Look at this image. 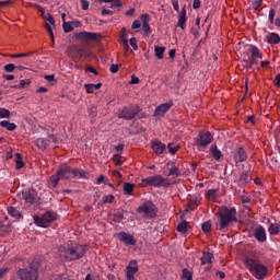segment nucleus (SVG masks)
Segmentation results:
<instances>
[{"label": "nucleus", "mask_w": 280, "mask_h": 280, "mask_svg": "<svg viewBox=\"0 0 280 280\" xmlns=\"http://www.w3.org/2000/svg\"><path fill=\"white\" fill-rule=\"evenodd\" d=\"M0 119H10V109L0 108Z\"/></svg>", "instance_id": "47"}, {"label": "nucleus", "mask_w": 280, "mask_h": 280, "mask_svg": "<svg viewBox=\"0 0 280 280\" xmlns=\"http://www.w3.org/2000/svg\"><path fill=\"white\" fill-rule=\"evenodd\" d=\"M86 93H95V91H100L102 89V83H88L84 85Z\"/></svg>", "instance_id": "29"}, {"label": "nucleus", "mask_w": 280, "mask_h": 280, "mask_svg": "<svg viewBox=\"0 0 280 280\" xmlns=\"http://www.w3.org/2000/svg\"><path fill=\"white\" fill-rule=\"evenodd\" d=\"M16 275L20 280H38V267L33 262L30 267L20 268Z\"/></svg>", "instance_id": "5"}, {"label": "nucleus", "mask_w": 280, "mask_h": 280, "mask_svg": "<svg viewBox=\"0 0 280 280\" xmlns=\"http://www.w3.org/2000/svg\"><path fill=\"white\" fill-rule=\"evenodd\" d=\"M253 180V178L250 177V172H243L240 175V183L241 185H248V183H250Z\"/></svg>", "instance_id": "27"}, {"label": "nucleus", "mask_w": 280, "mask_h": 280, "mask_svg": "<svg viewBox=\"0 0 280 280\" xmlns=\"http://www.w3.org/2000/svg\"><path fill=\"white\" fill-rule=\"evenodd\" d=\"M82 3V10H89V5H91V3L89 2V0H81Z\"/></svg>", "instance_id": "63"}, {"label": "nucleus", "mask_w": 280, "mask_h": 280, "mask_svg": "<svg viewBox=\"0 0 280 280\" xmlns=\"http://www.w3.org/2000/svg\"><path fill=\"white\" fill-rule=\"evenodd\" d=\"M135 187H136L135 184L125 182V183H124V187H122L124 194H125L126 196H132V191H135Z\"/></svg>", "instance_id": "30"}, {"label": "nucleus", "mask_w": 280, "mask_h": 280, "mask_svg": "<svg viewBox=\"0 0 280 280\" xmlns=\"http://www.w3.org/2000/svg\"><path fill=\"white\" fill-rule=\"evenodd\" d=\"M33 220L36 226L47 229L51 222H56V220H58V214L56 212L46 211L42 217L34 215Z\"/></svg>", "instance_id": "4"}, {"label": "nucleus", "mask_w": 280, "mask_h": 280, "mask_svg": "<svg viewBox=\"0 0 280 280\" xmlns=\"http://www.w3.org/2000/svg\"><path fill=\"white\" fill-rule=\"evenodd\" d=\"M7 211L11 215V218H15V220H21V218H23L21 211H19V209H16L15 207H8Z\"/></svg>", "instance_id": "25"}, {"label": "nucleus", "mask_w": 280, "mask_h": 280, "mask_svg": "<svg viewBox=\"0 0 280 280\" xmlns=\"http://www.w3.org/2000/svg\"><path fill=\"white\" fill-rule=\"evenodd\" d=\"M92 52L89 48H77V58H91Z\"/></svg>", "instance_id": "24"}, {"label": "nucleus", "mask_w": 280, "mask_h": 280, "mask_svg": "<svg viewBox=\"0 0 280 280\" xmlns=\"http://www.w3.org/2000/svg\"><path fill=\"white\" fill-rule=\"evenodd\" d=\"M141 21H142V23L149 24L150 23V14H148V13L142 14Z\"/></svg>", "instance_id": "59"}, {"label": "nucleus", "mask_w": 280, "mask_h": 280, "mask_svg": "<svg viewBox=\"0 0 280 280\" xmlns=\"http://www.w3.org/2000/svg\"><path fill=\"white\" fill-rule=\"evenodd\" d=\"M139 27H141V22L139 20L133 21L131 30H139Z\"/></svg>", "instance_id": "61"}, {"label": "nucleus", "mask_w": 280, "mask_h": 280, "mask_svg": "<svg viewBox=\"0 0 280 280\" xmlns=\"http://www.w3.org/2000/svg\"><path fill=\"white\" fill-rule=\"evenodd\" d=\"M267 43L269 45H279L280 43V36L279 34L277 33H270L268 36H267Z\"/></svg>", "instance_id": "26"}, {"label": "nucleus", "mask_w": 280, "mask_h": 280, "mask_svg": "<svg viewBox=\"0 0 280 280\" xmlns=\"http://www.w3.org/2000/svg\"><path fill=\"white\" fill-rule=\"evenodd\" d=\"M195 145L198 147L199 150H205V148H208V145H211L213 143V135L211 131H199L198 136L194 138Z\"/></svg>", "instance_id": "6"}, {"label": "nucleus", "mask_w": 280, "mask_h": 280, "mask_svg": "<svg viewBox=\"0 0 280 280\" xmlns=\"http://www.w3.org/2000/svg\"><path fill=\"white\" fill-rule=\"evenodd\" d=\"M119 67H121V65H115V63H113V65L109 67L110 73H117V71H119Z\"/></svg>", "instance_id": "58"}, {"label": "nucleus", "mask_w": 280, "mask_h": 280, "mask_svg": "<svg viewBox=\"0 0 280 280\" xmlns=\"http://www.w3.org/2000/svg\"><path fill=\"white\" fill-rule=\"evenodd\" d=\"M23 199L28 205H34L35 207H40V198L38 195H36L35 190H28L26 192H23Z\"/></svg>", "instance_id": "11"}, {"label": "nucleus", "mask_w": 280, "mask_h": 280, "mask_svg": "<svg viewBox=\"0 0 280 280\" xmlns=\"http://www.w3.org/2000/svg\"><path fill=\"white\" fill-rule=\"evenodd\" d=\"M113 222H116L117 224H119L121 222V220H124V210L122 209H118L115 210L114 213L109 214Z\"/></svg>", "instance_id": "23"}, {"label": "nucleus", "mask_w": 280, "mask_h": 280, "mask_svg": "<svg viewBox=\"0 0 280 280\" xmlns=\"http://www.w3.org/2000/svg\"><path fill=\"white\" fill-rule=\"evenodd\" d=\"M166 145L165 143H163L161 140L155 139L151 142V149L153 150V152L158 155L163 154V152H165L166 150Z\"/></svg>", "instance_id": "17"}, {"label": "nucleus", "mask_w": 280, "mask_h": 280, "mask_svg": "<svg viewBox=\"0 0 280 280\" xmlns=\"http://www.w3.org/2000/svg\"><path fill=\"white\" fill-rule=\"evenodd\" d=\"M142 183H145L148 187H156V188H160V187L167 188L171 185L170 178H165L162 175H153V176L142 178Z\"/></svg>", "instance_id": "7"}, {"label": "nucleus", "mask_w": 280, "mask_h": 280, "mask_svg": "<svg viewBox=\"0 0 280 280\" xmlns=\"http://www.w3.org/2000/svg\"><path fill=\"white\" fill-rule=\"evenodd\" d=\"M250 57L249 60H246L247 69H252L254 65H258L259 60L264 58V55L261 51H259V48L257 46H252L250 48Z\"/></svg>", "instance_id": "10"}, {"label": "nucleus", "mask_w": 280, "mask_h": 280, "mask_svg": "<svg viewBox=\"0 0 280 280\" xmlns=\"http://www.w3.org/2000/svg\"><path fill=\"white\" fill-rule=\"evenodd\" d=\"M254 237H255L256 242H258L259 244H264L265 242H267L268 234H266V228H264V225H258L254 230Z\"/></svg>", "instance_id": "12"}, {"label": "nucleus", "mask_w": 280, "mask_h": 280, "mask_svg": "<svg viewBox=\"0 0 280 280\" xmlns=\"http://www.w3.org/2000/svg\"><path fill=\"white\" fill-rule=\"evenodd\" d=\"M213 259V254L211 252H203L201 256V265L206 266V264H211Z\"/></svg>", "instance_id": "28"}, {"label": "nucleus", "mask_w": 280, "mask_h": 280, "mask_svg": "<svg viewBox=\"0 0 280 280\" xmlns=\"http://www.w3.org/2000/svg\"><path fill=\"white\" fill-rule=\"evenodd\" d=\"M141 108L139 105H130L124 107L122 110L118 114V119H125L126 121H132L137 115H139Z\"/></svg>", "instance_id": "8"}, {"label": "nucleus", "mask_w": 280, "mask_h": 280, "mask_svg": "<svg viewBox=\"0 0 280 280\" xmlns=\"http://www.w3.org/2000/svg\"><path fill=\"white\" fill-rule=\"evenodd\" d=\"M210 152H211L214 161H218V162L222 161V156H224V154H222V151H220V149H218V144H212L210 147Z\"/></svg>", "instance_id": "21"}, {"label": "nucleus", "mask_w": 280, "mask_h": 280, "mask_svg": "<svg viewBox=\"0 0 280 280\" xmlns=\"http://www.w3.org/2000/svg\"><path fill=\"white\" fill-rule=\"evenodd\" d=\"M182 280H194V272L189 271L187 268H184L182 270Z\"/></svg>", "instance_id": "36"}, {"label": "nucleus", "mask_w": 280, "mask_h": 280, "mask_svg": "<svg viewBox=\"0 0 280 280\" xmlns=\"http://www.w3.org/2000/svg\"><path fill=\"white\" fill-rule=\"evenodd\" d=\"M262 3H264V0H256L253 3L254 10H256V12H257L259 10V8H261Z\"/></svg>", "instance_id": "56"}, {"label": "nucleus", "mask_w": 280, "mask_h": 280, "mask_svg": "<svg viewBox=\"0 0 280 280\" xmlns=\"http://www.w3.org/2000/svg\"><path fill=\"white\" fill-rule=\"evenodd\" d=\"M88 115L90 119H95L97 117V107L92 106L88 109Z\"/></svg>", "instance_id": "42"}, {"label": "nucleus", "mask_w": 280, "mask_h": 280, "mask_svg": "<svg viewBox=\"0 0 280 280\" xmlns=\"http://www.w3.org/2000/svg\"><path fill=\"white\" fill-rule=\"evenodd\" d=\"M185 23H187V10L183 8L179 13L177 25L180 27V30H185Z\"/></svg>", "instance_id": "22"}, {"label": "nucleus", "mask_w": 280, "mask_h": 280, "mask_svg": "<svg viewBox=\"0 0 280 280\" xmlns=\"http://www.w3.org/2000/svg\"><path fill=\"white\" fill-rule=\"evenodd\" d=\"M279 231H280V224L279 223H270L269 228H268V233L269 235H279Z\"/></svg>", "instance_id": "33"}, {"label": "nucleus", "mask_w": 280, "mask_h": 280, "mask_svg": "<svg viewBox=\"0 0 280 280\" xmlns=\"http://www.w3.org/2000/svg\"><path fill=\"white\" fill-rule=\"evenodd\" d=\"M244 264L252 277L257 280H264L268 277V267L255 258H245Z\"/></svg>", "instance_id": "3"}, {"label": "nucleus", "mask_w": 280, "mask_h": 280, "mask_svg": "<svg viewBox=\"0 0 280 280\" xmlns=\"http://www.w3.org/2000/svg\"><path fill=\"white\" fill-rule=\"evenodd\" d=\"M142 32H144L145 36H150V34H152V27H150V24L142 23Z\"/></svg>", "instance_id": "50"}, {"label": "nucleus", "mask_w": 280, "mask_h": 280, "mask_svg": "<svg viewBox=\"0 0 280 280\" xmlns=\"http://www.w3.org/2000/svg\"><path fill=\"white\" fill-rule=\"evenodd\" d=\"M118 240H120L126 246H137V240L126 232L118 233Z\"/></svg>", "instance_id": "15"}, {"label": "nucleus", "mask_w": 280, "mask_h": 280, "mask_svg": "<svg viewBox=\"0 0 280 280\" xmlns=\"http://www.w3.org/2000/svg\"><path fill=\"white\" fill-rule=\"evenodd\" d=\"M104 3H112L109 8L112 10H117V8H121V0H102Z\"/></svg>", "instance_id": "37"}, {"label": "nucleus", "mask_w": 280, "mask_h": 280, "mask_svg": "<svg viewBox=\"0 0 280 280\" xmlns=\"http://www.w3.org/2000/svg\"><path fill=\"white\" fill-rule=\"evenodd\" d=\"M196 202L194 201V199H189L187 205H186V211L189 212V211H194V209H196Z\"/></svg>", "instance_id": "48"}, {"label": "nucleus", "mask_w": 280, "mask_h": 280, "mask_svg": "<svg viewBox=\"0 0 280 280\" xmlns=\"http://www.w3.org/2000/svg\"><path fill=\"white\" fill-rule=\"evenodd\" d=\"M120 40H121L125 49H130V46L128 45V32L126 31V27L121 28Z\"/></svg>", "instance_id": "32"}, {"label": "nucleus", "mask_w": 280, "mask_h": 280, "mask_svg": "<svg viewBox=\"0 0 280 280\" xmlns=\"http://www.w3.org/2000/svg\"><path fill=\"white\" fill-rule=\"evenodd\" d=\"M168 176H180V171L174 165L170 168Z\"/></svg>", "instance_id": "49"}, {"label": "nucleus", "mask_w": 280, "mask_h": 280, "mask_svg": "<svg viewBox=\"0 0 280 280\" xmlns=\"http://www.w3.org/2000/svg\"><path fill=\"white\" fill-rule=\"evenodd\" d=\"M219 224H217L218 231H226L233 222H237V209L235 207L221 206L215 213Z\"/></svg>", "instance_id": "1"}, {"label": "nucleus", "mask_w": 280, "mask_h": 280, "mask_svg": "<svg viewBox=\"0 0 280 280\" xmlns=\"http://www.w3.org/2000/svg\"><path fill=\"white\" fill-rule=\"evenodd\" d=\"M57 280H72L67 273H61L57 277Z\"/></svg>", "instance_id": "64"}, {"label": "nucleus", "mask_w": 280, "mask_h": 280, "mask_svg": "<svg viewBox=\"0 0 280 280\" xmlns=\"http://www.w3.org/2000/svg\"><path fill=\"white\" fill-rule=\"evenodd\" d=\"M57 174H58V176H60L61 178H66V179L71 178V166H68L67 164L61 165V166L57 170Z\"/></svg>", "instance_id": "19"}, {"label": "nucleus", "mask_w": 280, "mask_h": 280, "mask_svg": "<svg viewBox=\"0 0 280 280\" xmlns=\"http://www.w3.org/2000/svg\"><path fill=\"white\" fill-rule=\"evenodd\" d=\"M137 212L144 213L147 218H155L156 206L154 205V202L148 200V201H144L140 207H138Z\"/></svg>", "instance_id": "9"}, {"label": "nucleus", "mask_w": 280, "mask_h": 280, "mask_svg": "<svg viewBox=\"0 0 280 280\" xmlns=\"http://www.w3.org/2000/svg\"><path fill=\"white\" fill-rule=\"evenodd\" d=\"M154 51L155 58H158V60H163V56L165 54V46H155Z\"/></svg>", "instance_id": "34"}, {"label": "nucleus", "mask_w": 280, "mask_h": 280, "mask_svg": "<svg viewBox=\"0 0 280 280\" xmlns=\"http://www.w3.org/2000/svg\"><path fill=\"white\" fill-rule=\"evenodd\" d=\"M114 163L119 166L124 165V161H121V156L119 154L114 155Z\"/></svg>", "instance_id": "55"}, {"label": "nucleus", "mask_w": 280, "mask_h": 280, "mask_svg": "<svg viewBox=\"0 0 280 280\" xmlns=\"http://www.w3.org/2000/svg\"><path fill=\"white\" fill-rule=\"evenodd\" d=\"M45 30L48 32L49 36L51 37V40L54 43V31L51 30V24L46 23L45 24Z\"/></svg>", "instance_id": "54"}, {"label": "nucleus", "mask_w": 280, "mask_h": 280, "mask_svg": "<svg viewBox=\"0 0 280 280\" xmlns=\"http://www.w3.org/2000/svg\"><path fill=\"white\" fill-rule=\"evenodd\" d=\"M15 159L16 170H23V167H25V162H23V156L21 155V153H15Z\"/></svg>", "instance_id": "35"}, {"label": "nucleus", "mask_w": 280, "mask_h": 280, "mask_svg": "<svg viewBox=\"0 0 280 280\" xmlns=\"http://www.w3.org/2000/svg\"><path fill=\"white\" fill-rule=\"evenodd\" d=\"M78 178H89V172L86 171H79V175L77 176Z\"/></svg>", "instance_id": "60"}, {"label": "nucleus", "mask_w": 280, "mask_h": 280, "mask_svg": "<svg viewBox=\"0 0 280 280\" xmlns=\"http://www.w3.org/2000/svg\"><path fill=\"white\" fill-rule=\"evenodd\" d=\"M88 250L89 245L69 244L59 247V255L67 261H78V259H82L86 255Z\"/></svg>", "instance_id": "2"}, {"label": "nucleus", "mask_w": 280, "mask_h": 280, "mask_svg": "<svg viewBox=\"0 0 280 280\" xmlns=\"http://www.w3.org/2000/svg\"><path fill=\"white\" fill-rule=\"evenodd\" d=\"M0 126H1V128H5V129L9 130L10 132L16 130V124L10 122V121H8V120H2V121L0 122Z\"/></svg>", "instance_id": "31"}, {"label": "nucleus", "mask_w": 280, "mask_h": 280, "mask_svg": "<svg viewBox=\"0 0 280 280\" xmlns=\"http://www.w3.org/2000/svg\"><path fill=\"white\" fill-rule=\"evenodd\" d=\"M137 272H139V262H137V260H130L127 266L126 279L135 280V275H137Z\"/></svg>", "instance_id": "13"}, {"label": "nucleus", "mask_w": 280, "mask_h": 280, "mask_svg": "<svg viewBox=\"0 0 280 280\" xmlns=\"http://www.w3.org/2000/svg\"><path fill=\"white\" fill-rule=\"evenodd\" d=\"M8 5H12V0L0 1V9L8 8Z\"/></svg>", "instance_id": "62"}, {"label": "nucleus", "mask_w": 280, "mask_h": 280, "mask_svg": "<svg viewBox=\"0 0 280 280\" xmlns=\"http://www.w3.org/2000/svg\"><path fill=\"white\" fill-rule=\"evenodd\" d=\"M75 38H82L83 40H100L102 38V34L100 33H89V32H80L74 35Z\"/></svg>", "instance_id": "14"}, {"label": "nucleus", "mask_w": 280, "mask_h": 280, "mask_svg": "<svg viewBox=\"0 0 280 280\" xmlns=\"http://www.w3.org/2000/svg\"><path fill=\"white\" fill-rule=\"evenodd\" d=\"M32 81L30 79H24L20 81L19 85H14V89H25V86L30 85Z\"/></svg>", "instance_id": "44"}, {"label": "nucleus", "mask_w": 280, "mask_h": 280, "mask_svg": "<svg viewBox=\"0 0 280 280\" xmlns=\"http://www.w3.org/2000/svg\"><path fill=\"white\" fill-rule=\"evenodd\" d=\"M113 202H115V196L114 195L104 196L103 199H102L103 205H113Z\"/></svg>", "instance_id": "41"}, {"label": "nucleus", "mask_w": 280, "mask_h": 280, "mask_svg": "<svg viewBox=\"0 0 280 280\" xmlns=\"http://www.w3.org/2000/svg\"><path fill=\"white\" fill-rule=\"evenodd\" d=\"M167 148H168L170 154H176V152H178V150H180V147L176 145L174 143H168Z\"/></svg>", "instance_id": "45"}, {"label": "nucleus", "mask_w": 280, "mask_h": 280, "mask_svg": "<svg viewBox=\"0 0 280 280\" xmlns=\"http://www.w3.org/2000/svg\"><path fill=\"white\" fill-rule=\"evenodd\" d=\"M211 226H213V224L211 223V220L209 221H206L201 224V230L205 232V233H211Z\"/></svg>", "instance_id": "40"}, {"label": "nucleus", "mask_w": 280, "mask_h": 280, "mask_svg": "<svg viewBox=\"0 0 280 280\" xmlns=\"http://www.w3.org/2000/svg\"><path fill=\"white\" fill-rule=\"evenodd\" d=\"M129 45H131V47L135 51H137V49H139V45L137 44V38L136 37H131L129 39Z\"/></svg>", "instance_id": "53"}, {"label": "nucleus", "mask_w": 280, "mask_h": 280, "mask_svg": "<svg viewBox=\"0 0 280 280\" xmlns=\"http://www.w3.org/2000/svg\"><path fill=\"white\" fill-rule=\"evenodd\" d=\"M246 159H248V154H246V150H244V148L242 147L237 148L234 153V161L236 165L238 163H244Z\"/></svg>", "instance_id": "18"}, {"label": "nucleus", "mask_w": 280, "mask_h": 280, "mask_svg": "<svg viewBox=\"0 0 280 280\" xmlns=\"http://www.w3.org/2000/svg\"><path fill=\"white\" fill-rule=\"evenodd\" d=\"M62 27H63V32H65L66 34H69V32H73V25H72L71 22H65V23L62 24Z\"/></svg>", "instance_id": "46"}, {"label": "nucleus", "mask_w": 280, "mask_h": 280, "mask_svg": "<svg viewBox=\"0 0 280 280\" xmlns=\"http://www.w3.org/2000/svg\"><path fill=\"white\" fill-rule=\"evenodd\" d=\"M174 106V103H164L158 106L154 110V117H165V113L170 110Z\"/></svg>", "instance_id": "16"}, {"label": "nucleus", "mask_w": 280, "mask_h": 280, "mask_svg": "<svg viewBox=\"0 0 280 280\" xmlns=\"http://www.w3.org/2000/svg\"><path fill=\"white\" fill-rule=\"evenodd\" d=\"M275 14H276L275 9H270L268 19H269V23H271V25H272V23H275Z\"/></svg>", "instance_id": "57"}, {"label": "nucleus", "mask_w": 280, "mask_h": 280, "mask_svg": "<svg viewBox=\"0 0 280 280\" xmlns=\"http://www.w3.org/2000/svg\"><path fill=\"white\" fill-rule=\"evenodd\" d=\"M187 226H189V223H187V221L180 222L177 225L178 233H185L187 231Z\"/></svg>", "instance_id": "43"}, {"label": "nucleus", "mask_w": 280, "mask_h": 280, "mask_svg": "<svg viewBox=\"0 0 280 280\" xmlns=\"http://www.w3.org/2000/svg\"><path fill=\"white\" fill-rule=\"evenodd\" d=\"M60 175H58V173L56 175H52L49 179V185L50 187H57L58 183H60Z\"/></svg>", "instance_id": "38"}, {"label": "nucleus", "mask_w": 280, "mask_h": 280, "mask_svg": "<svg viewBox=\"0 0 280 280\" xmlns=\"http://www.w3.org/2000/svg\"><path fill=\"white\" fill-rule=\"evenodd\" d=\"M15 69H16V66L14 63H8L4 66V71L7 73H14Z\"/></svg>", "instance_id": "51"}, {"label": "nucleus", "mask_w": 280, "mask_h": 280, "mask_svg": "<svg viewBox=\"0 0 280 280\" xmlns=\"http://www.w3.org/2000/svg\"><path fill=\"white\" fill-rule=\"evenodd\" d=\"M51 143V140H47L45 138H37L35 140V145L38 148V150H47Z\"/></svg>", "instance_id": "20"}, {"label": "nucleus", "mask_w": 280, "mask_h": 280, "mask_svg": "<svg viewBox=\"0 0 280 280\" xmlns=\"http://www.w3.org/2000/svg\"><path fill=\"white\" fill-rule=\"evenodd\" d=\"M45 21H47L50 25H56V20H54V16L51 13H46L44 15Z\"/></svg>", "instance_id": "52"}, {"label": "nucleus", "mask_w": 280, "mask_h": 280, "mask_svg": "<svg viewBox=\"0 0 280 280\" xmlns=\"http://www.w3.org/2000/svg\"><path fill=\"white\" fill-rule=\"evenodd\" d=\"M206 198H208V200H217V198H218V190L209 189L208 192L206 194Z\"/></svg>", "instance_id": "39"}]
</instances>
